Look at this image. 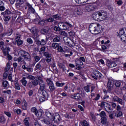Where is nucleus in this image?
<instances>
[{
  "label": "nucleus",
  "mask_w": 126,
  "mask_h": 126,
  "mask_svg": "<svg viewBox=\"0 0 126 126\" xmlns=\"http://www.w3.org/2000/svg\"><path fill=\"white\" fill-rule=\"evenodd\" d=\"M100 28H101V26H100V24L97 23H93L90 25L89 30L92 34H96L100 33Z\"/></svg>",
  "instance_id": "1"
},
{
  "label": "nucleus",
  "mask_w": 126,
  "mask_h": 126,
  "mask_svg": "<svg viewBox=\"0 0 126 126\" xmlns=\"http://www.w3.org/2000/svg\"><path fill=\"white\" fill-rule=\"evenodd\" d=\"M11 14H12V12H11V11L9 9H7L5 11L1 13V15H3L4 17L3 19L5 21V24L6 25L8 24V21L10 20Z\"/></svg>",
  "instance_id": "2"
},
{
  "label": "nucleus",
  "mask_w": 126,
  "mask_h": 126,
  "mask_svg": "<svg viewBox=\"0 0 126 126\" xmlns=\"http://www.w3.org/2000/svg\"><path fill=\"white\" fill-rule=\"evenodd\" d=\"M19 56L23 57L24 60L27 62H30L31 61V55L28 52L24 50H20L18 53Z\"/></svg>",
  "instance_id": "3"
},
{
  "label": "nucleus",
  "mask_w": 126,
  "mask_h": 126,
  "mask_svg": "<svg viewBox=\"0 0 126 126\" xmlns=\"http://www.w3.org/2000/svg\"><path fill=\"white\" fill-rule=\"evenodd\" d=\"M118 36H119L121 41L126 43V28H123L119 31Z\"/></svg>",
  "instance_id": "4"
},
{
  "label": "nucleus",
  "mask_w": 126,
  "mask_h": 126,
  "mask_svg": "<svg viewBox=\"0 0 126 126\" xmlns=\"http://www.w3.org/2000/svg\"><path fill=\"white\" fill-rule=\"evenodd\" d=\"M39 88L38 90V93H40V94H41V93H48V92L46 91V87L47 86V85L46 84V83H45V82H44V81H41L39 82Z\"/></svg>",
  "instance_id": "5"
},
{
  "label": "nucleus",
  "mask_w": 126,
  "mask_h": 126,
  "mask_svg": "<svg viewBox=\"0 0 126 126\" xmlns=\"http://www.w3.org/2000/svg\"><path fill=\"white\" fill-rule=\"evenodd\" d=\"M114 84H115V81L111 79H108V82L107 84V92L111 93L114 91Z\"/></svg>",
  "instance_id": "6"
},
{
  "label": "nucleus",
  "mask_w": 126,
  "mask_h": 126,
  "mask_svg": "<svg viewBox=\"0 0 126 126\" xmlns=\"http://www.w3.org/2000/svg\"><path fill=\"white\" fill-rule=\"evenodd\" d=\"M58 26H62V30H67L68 28L72 27V25L68 23V22L59 23Z\"/></svg>",
  "instance_id": "7"
},
{
  "label": "nucleus",
  "mask_w": 126,
  "mask_h": 126,
  "mask_svg": "<svg viewBox=\"0 0 126 126\" xmlns=\"http://www.w3.org/2000/svg\"><path fill=\"white\" fill-rule=\"evenodd\" d=\"M46 82H47V84L49 86V88L51 92H54V91L56 90V87H55V85L54 84L53 81H52L51 79L47 78L46 79Z\"/></svg>",
  "instance_id": "8"
},
{
  "label": "nucleus",
  "mask_w": 126,
  "mask_h": 126,
  "mask_svg": "<svg viewBox=\"0 0 126 126\" xmlns=\"http://www.w3.org/2000/svg\"><path fill=\"white\" fill-rule=\"evenodd\" d=\"M99 21H103V20H105V19H106L108 15L107 14V12L102 10L99 11Z\"/></svg>",
  "instance_id": "9"
},
{
  "label": "nucleus",
  "mask_w": 126,
  "mask_h": 126,
  "mask_svg": "<svg viewBox=\"0 0 126 126\" xmlns=\"http://www.w3.org/2000/svg\"><path fill=\"white\" fill-rule=\"evenodd\" d=\"M21 38V35L17 34L16 35V38H15V41L17 46H22L23 45V40L20 39Z\"/></svg>",
  "instance_id": "10"
},
{
  "label": "nucleus",
  "mask_w": 126,
  "mask_h": 126,
  "mask_svg": "<svg viewBox=\"0 0 126 126\" xmlns=\"http://www.w3.org/2000/svg\"><path fill=\"white\" fill-rule=\"evenodd\" d=\"M63 41H64V43L67 45V46H68V47H73V44L71 43V42H72L73 41L68 37H64L63 38Z\"/></svg>",
  "instance_id": "11"
},
{
  "label": "nucleus",
  "mask_w": 126,
  "mask_h": 126,
  "mask_svg": "<svg viewBox=\"0 0 126 126\" xmlns=\"http://www.w3.org/2000/svg\"><path fill=\"white\" fill-rule=\"evenodd\" d=\"M42 96L39 97V100L40 102H44L48 100V98H49V94L48 93H42Z\"/></svg>",
  "instance_id": "12"
},
{
  "label": "nucleus",
  "mask_w": 126,
  "mask_h": 126,
  "mask_svg": "<svg viewBox=\"0 0 126 126\" xmlns=\"http://www.w3.org/2000/svg\"><path fill=\"white\" fill-rule=\"evenodd\" d=\"M95 9V7L93 5L86 4L85 7V10L86 12H90L93 11Z\"/></svg>",
  "instance_id": "13"
},
{
  "label": "nucleus",
  "mask_w": 126,
  "mask_h": 126,
  "mask_svg": "<svg viewBox=\"0 0 126 126\" xmlns=\"http://www.w3.org/2000/svg\"><path fill=\"white\" fill-rule=\"evenodd\" d=\"M45 57H46V61L47 63H50L52 61V56L53 55L52 54L49 53L48 52H44V54Z\"/></svg>",
  "instance_id": "14"
},
{
  "label": "nucleus",
  "mask_w": 126,
  "mask_h": 126,
  "mask_svg": "<svg viewBox=\"0 0 126 126\" xmlns=\"http://www.w3.org/2000/svg\"><path fill=\"white\" fill-rule=\"evenodd\" d=\"M71 98L74 99V100H75L76 101H80V100H81V96H80V94H79V93H76L71 95Z\"/></svg>",
  "instance_id": "15"
},
{
  "label": "nucleus",
  "mask_w": 126,
  "mask_h": 126,
  "mask_svg": "<svg viewBox=\"0 0 126 126\" xmlns=\"http://www.w3.org/2000/svg\"><path fill=\"white\" fill-rule=\"evenodd\" d=\"M17 3H16L15 5L17 8H20V7H22V4L23 3H26L25 0H16Z\"/></svg>",
  "instance_id": "16"
},
{
  "label": "nucleus",
  "mask_w": 126,
  "mask_h": 126,
  "mask_svg": "<svg viewBox=\"0 0 126 126\" xmlns=\"http://www.w3.org/2000/svg\"><path fill=\"white\" fill-rule=\"evenodd\" d=\"M43 63H44V62L43 61H41L38 63H37V64L35 65V70H37L38 69L39 70H41L44 65H43Z\"/></svg>",
  "instance_id": "17"
},
{
  "label": "nucleus",
  "mask_w": 126,
  "mask_h": 126,
  "mask_svg": "<svg viewBox=\"0 0 126 126\" xmlns=\"http://www.w3.org/2000/svg\"><path fill=\"white\" fill-rule=\"evenodd\" d=\"M94 75H95L97 78H99L100 79L104 78V75H103V74L98 70H94Z\"/></svg>",
  "instance_id": "18"
},
{
  "label": "nucleus",
  "mask_w": 126,
  "mask_h": 126,
  "mask_svg": "<svg viewBox=\"0 0 126 126\" xmlns=\"http://www.w3.org/2000/svg\"><path fill=\"white\" fill-rule=\"evenodd\" d=\"M25 4H26L27 6L28 7V10L29 11H31L32 13H35V9L33 8V7H32V5L30 4V3L26 2Z\"/></svg>",
  "instance_id": "19"
},
{
  "label": "nucleus",
  "mask_w": 126,
  "mask_h": 126,
  "mask_svg": "<svg viewBox=\"0 0 126 126\" xmlns=\"http://www.w3.org/2000/svg\"><path fill=\"white\" fill-rule=\"evenodd\" d=\"M46 22H50V23H52L53 25H55L56 24H58V21L57 20H55L54 18L52 17H50L48 19H46Z\"/></svg>",
  "instance_id": "20"
},
{
  "label": "nucleus",
  "mask_w": 126,
  "mask_h": 126,
  "mask_svg": "<svg viewBox=\"0 0 126 126\" xmlns=\"http://www.w3.org/2000/svg\"><path fill=\"white\" fill-rule=\"evenodd\" d=\"M61 118V116H60V114H57L56 115V116H53L52 119L54 121V122H55V123H56V124H59L60 123V118Z\"/></svg>",
  "instance_id": "21"
},
{
  "label": "nucleus",
  "mask_w": 126,
  "mask_h": 126,
  "mask_svg": "<svg viewBox=\"0 0 126 126\" xmlns=\"http://www.w3.org/2000/svg\"><path fill=\"white\" fill-rule=\"evenodd\" d=\"M50 32L49 28H43L40 30V33L43 35H48Z\"/></svg>",
  "instance_id": "22"
},
{
  "label": "nucleus",
  "mask_w": 126,
  "mask_h": 126,
  "mask_svg": "<svg viewBox=\"0 0 126 126\" xmlns=\"http://www.w3.org/2000/svg\"><path fill=\"white\" fill-rule=\"evenodd\" d=\"M13 83H14V85L15 86V89H16L17 90H20V89H21L20 88V85H19L18 80H17V79H15Z\"/></svg>",
  "instance_id": "23"
},
{
  "label": "nucleus",
  "mask_w": 126,
  "mask_h": 126,
  "mask_svg": "<svg viewBox=\"0 0 126 126\" xmlns=\"http://www.w3.org/2000/svg\"><path fill=\"white\" fill-rule=\"evenodd\" d=\"M107 65L110 68L111 67H115V66H117V63L112 61H107Z\"/></svg>",
  "instance_id": "24"
},
{
  "label": "nucleus",
  "mask_w": 126,
  "mask_h": 126,
  "mask_svg": "<svg viewBox=\"0 0 126 126\" xmlns=\"http://www.w3.org/2000/svg\"><path fill=\"white\" fill-rule=\"evenodd\" d=\"M83 13V10L80 7H78L75 11L74 14L76 15H81Z\"/></svg>",
  "instance_id": "25"
},
{
  "label": "nucleus",
  "mask_w": 126,
  "mask_h": 126,
  "mask_svg": "<svg viewBox=\"0 0 126 126\" xmlns=\"http://www.w3.org/2000/svg\"><path fill=\"white\" fill-rule=\"evenodd\" d=\"M110 106H111V105H110V104H109L106 102L102 101L100 103L101 108H104V109H106V108H108Z\"/></svg>",
  "instance_id": "26"
},
{
  "label": "nucleus",
  "mask_w": 126,
  "mask_h": 126,
  "mask_svg": "<svg viewBox=\"0 0 126 126\" xmlns=\"http://www.w3.org/2000/svg\"><path fill=\"white\" fill-rule=\"evenodd\" d=\"M99 12H95L93 14V18L94 19V20H99Z\"/></svg>",
  "instance_id": "27"
},
{
  "label": "nucleus",
  "mask_w": 126,
  "mask_h": 126,
  "mask_svg": "<svg viewBox=\"0 0 126 126\" xmlns=\"http://www.w3.org/2000/svg\"><path fill=\"white\" fill-rule=\"evenodd\" d=\"M35 115L37 117V118H41L43 115V110L42 109L37 110Z\"/></svg>",
  "instance_id": "28"
},
{
  "label": "nucleus",
  "mask_w": 126,
  "mask_h": 126,
  "mask_svg": "<svg viewBox=\"0 0 126 126\" xmlns=\"http://www.w3.org/2000/svg\"><path fill=\"white\" fill-rule=\"evenodd\" d=\"M53 42H58L61 41V36L60 35H55L53 37Z\"/></svg>",
  "instance_id": "29"
},
{
  "label": "nucleus",
  "mask_w": 126,
  "mask_h": 126,
  "mask_svg": "<svg viewBox=\"0 0 126 126\" xmlns=\"http://www.w3.org/2000/svg\"><path fill=\"white\" fill-rule=\"evenodd\" d=\"M75 62L76 66H77V65H83V62H81L79 58L76 59Z\"/></svg>",
  "instance_id": "30"
},
{
  "label": "nucleus",
  "mask_w": 126,
  "mask_h": 126,
  "mask_svg": "<svg viewBox=\"0 0 126 126\" xmlns=\"http://www.w3.org/2000/svg\"><path fill=\"white\" fill-rule=\"evenodd\" d=\"M23 60L21 57H19L17 59V61H18V63H20V64L21 65L22 64H26V63H25V61H24V60Z\"/></svg>",
  "instance_id": "31"
},
{
  "label": "nucleus",
  "mask_w": 126,
  "mask_h": 126,
  "mask_svg": "<svg viewBox=\"0 0 126 126\" xmlns=\"http://www.w3.org/2000/svg\"><path fill=\"white\" fill-rule=\"evenodd\" d=\"M20 82L23 86H26V85H27V81L26 80V78L25 77H23V78L20 80Z\"/></svg>",
  "instance_id": "32"
},
{
  "label": "nucleus",
  "mask_w": 126,
  "mask_h": 126,
  "mask_svg": "<svg viewBox=\"0 0 126 126\" xmlns=\"http://www.w3.org/2000/svg\"><path fill=\"white\" fill-rule=\"evenodd\" d=\"M2 86L4 88H7L9 86V84L7 81H3L2 82Z\"/></svg>",
  "instance_id": "33"
},
{
  "label": "nucleus",
  "mask_w": 126,
  "mask_h": 126,
  "mask_svg": "<svg viewBox=\"0 0 126 126\" xmlns=\"http://www.w3.org/2000/svg\"><path fill=\"white\" fill-rule=\"evenodd\" d=\"M46 22H47L46 19L40 20L38 22V24L39 25H40V26H44V25H46Z\"/></svg>",
  "instance_id": "34"
},
{
  "label": "nucleus",
  "mask_w": 126,
  "mask_h": 126,
  "mask_svg": "<svg viewBox=\"0 0 126 126\" xmlns=\"http://www.w3.org/2000/svg\"><path fill=\"white\" fill-rule=\"evenodd\" d=\"M5 32L7 33V36H10L13 33V30L12 28H8Z\"/></svg>",
  "instance_id": "35"
},
{
  "label": "nucleus",
  "mask_w": 126,
  "mask_h": 126,
  "mask_svg": "<svg viewBox=\"0 0 126 126\" xmlns=\"http://www.w3.org/2000/svg\"><path fill=\"white\" fill-rule=\"evenodd\" d=\"M6 121V119H5L4 116L2 115L0 117V122L1 124H5Z\"/></svg>",
  "instance_id": "36"
},
{
  "label": "nucleus",
  "mask_w": 126,
  "mask_h": 126,
  "mask_svg": "<svg viewBox=\"0 0 126 126\" xmlns=\"http://www.w3.org/2000/svg\"><path fill=\"white\" fill-rule=\"evenodd\" d=\"M32 83L33 85V86L36 87L37 85L39 84V80L37 79L32 80Z\"/></svg>",
  "instance_id": "37"
},
{
  "label": "nucleus",
  "mask_w": 126,
  "mask_h": 126,
  "mask_svg": "<svg viewBox=\"0 0 126 126\" xmlns=\"http://www.w3.org/2000/svg\"><path fill=\"white\" fill-rule=\"evenodd\" d=\"M3 45H4V42H0V49L2 51L3 53H4L5 54V50L3 48Z\"/></svg>",
  "instance_id": "38"
},
{
  "label": "nucleus",
  "mask_w": 126,
  "mask_h": 126,
  "mask_svg": "<svg viewBox=\"0 0 126 126\" xmlns=\"http://www.w3.org/2000/svg\"><path fill=\"white\" fill-rule=\"evenodd\" d=\"M40 42L41 43V46H45L46 44H47V38L44 37L42 38Z\"/></svg>",
  "instance_id": "39"
},
{
  "label": "nucleus",
  "mask_w": 126,
  "mask_h": 126,
  "mask_svg": "<svg viewBox=\"0 0 126 126\" xmlns=\"http://www.w3.org/2000/svg\"><path fill=\"white\" fill-rule=\"evenodd\" d=\"M25 77L26 79L27 78L30 80H34L35 79V77L34 76H32V75H27Z\"/></svg>",
  "instance_id": "40"
},
{
  "label": "nucleus",
  "mask_w": 126,
  "mask_h": 126,
  "mask_svg": "<svg viewBox=\"0 0 126 126\" xmlns=\"http://www.w3.org/2000/svg\"><path fill=\"white\" fill-rule=\"evenodd\" d=\"M84 89L86 92L89 93L90 92V85H88L87 86L84 87Z\"/></svg>",
  "instance_id": "41"
},
{
  "label": "nucleus",
  "mask_w": 126,
  "mask_h": 126,
  "mask_svg": "<svg viewBox=\"0 0 126 126\" xmlns=\"http://www.w3.org/2000/svg\"><path fill=\"white\" fill-rule=\"evenodd\" d=\"M46 115L47 117H48L49 119H52L53 118V114L52 113L50 112L49 111H47L46 112Z\"/></svg>",
  "instance_id": "42"
},
{
  "label": "nucleus",
  "mask_w": 126,
  "mask_h": 126,
  "mask_svg": "<svg viewBox=\"0 0 126 126\" xmlns=\"http://www.w3.org/2000/svg\"><path fill=\"white\" fill-rule=\"evenodd\" d=\"M52 17L54 18V19H56V20H60L61 18V16L59 14H56L52 16Z\"/></svg>",
  "instance_id": "43"
},
{
  "label": "nucleus",
  "mask_w": 126,
  "mask_h": 126,
  "mask_svg": "<svg viewBox=\"0 0 126 126\" xmlns=\"http://www.w3.org/2000/svg\"><path fill=\"white\" fill-rule=\"evenodd\" d=\"M2 93L3 94H7L8 95H11V90H7L6 91H2Z\"/></svg>",
  "instance_id": "44"
},
{
  "label": "nucleus",
  "mask_w": 126,
  "mask_h": 126,
  "mask_svg": "<svg viewBox=\"0 0 126 126\" xmlns=\"http://www.w3.org/2000/svg\"><path fill=\"white\" fill-rule=\"evenodd\" d=\"M89 0H75V1L77 3H84V2H87Z\"/></svg>",
  "instance_id": "45"
},
{
  "label": "nucleus",
  "mask_w": 126,
  "mask_h": 126,
  "mask_svg": "<svg viewBox=\"0 0 126 126\" xmlns=\"http://www.w3.org/2000/svg\"><path fill=\"white\" fill-rule=\"evenodd\" d=\"M64 83H60L59 82H56V86L57 87H63V85H64Z\"/></svg>",
  "instance_id": "46"
},
{
  "label": "nucleus",
  "mask_w": 126,
  "mask_h": 126,
  "mask_svg": "<svg viewBox=\"0 0 126 126\" xmlns=\"http://www.w3.org/2000/svg\"><path fill=\"white\" fill-rule=\"evenodd\" d=\"M101 123L102 124V125H106V124H107V118H101Z\"/></svg>",
  "instance_id": "47"
},
{
  "label": "nucleus",
  "mask_w": 126,
  "mask_h": 126,
  "mask_svg": "<svg viewBox=\"0 0 126 126\" xmlns=\"http://www.w3.org/2000/svg\"><path fill=\"white\" fill-rule=\"evenodd\" d=\"M114 84L116 87H121V81H114Z\"/></svg>",
  "instance_id": "48"
},
{
  "label": "nucleus",
  "mask_w": 126,
  "mask_h": 126,
  "mask_svg": "<svg viewBox=\"0 0 126 126\" xmlns=\"http://www.w3.org/2000/svg\"><path fill=\"white\" fill-rule=\"evenodd\" d=\"M24 123L26 126H30V123H29V120L27 118H26L24 120Z\"/></svg>",
  "instance_id": "49"
},
{
  "label": "nucleus",
  "mask_w": 126,
  "mask_h": 126,
  "mask_svg": "<svg viewBox=\"0 0 126 126\" xmlns=\"http://www.w3.org/2000/svg\"><path fill=\"white\" fill-rule=\"evenodd\" d=\"M5 50V53L3 52V54H4V56H6V55L8 54V52L9 51H10V48L9 47H6V48L4 49Z\"/></svg>",
  "instance_id": "50"
},
{
  "label": "nucleus",
  "mask_w": 126,
  "mask_h": 126,
  "mask_svg": "<svg viewBox=\"0 0 126 126\" xmlns=\"http://www.w3.org/2000/svg\"><path fill=\"white\" fill-rule=\"evenodd\" d=\"M31 32L32 33V34H36L37 32V29L35 27H33L32 29H30Z\"/></svg>",
  "instance_id": "51"
},
{
  "label": "nucleus",
  "mask_w": 126,
  "mask_h": 126,
  "mask_svg": "<svg viewBox=\"0 0 126 126\" xmlns=\"http://www.w3.org/2000/svg\"><path fill=\"white\" fill-rule=\"evenodd\" d=\"M81 125L82 126H89V123L86 120H84L81 122Z\"/></svg>",
  "instance_id": "52"
},
{
  "label": "nucleus",
  "mask_w": 126,
  "mask_h": 126,
  "mask_svg": "<svg viewBox=\"0 0 126 126\" xmlns=\"http://www.w3.org/2000/svg\"><path fill=\"white\" fill-rule=\"evenodd\" d=\"M27 87L28 88H34L35 87L33 86L32 83L31 81L27 84Z\"/></svg>",
  "instance_id": "53"
},
{
  "label": "nucleus",
  "mask_w": 126,
  "mask_h": 126,
  "mask_svg": "<svg viewBox=\"0 0 126 126\" xmlns=\"http://www.w3.org/2000/svg\"><path fill=\"white\" fill-rule=\"evenodd\" d=\"M59 46H60V44L58 43H53L52 44V47L53 49H57V48H58Z\"/></svg>",
  "instance_id": "54"
},
{
  "label": "nucleus",
  "mask_w": 126,
  "mask_h": 126,
  "mask_svg": "<svg viewBox=\"0 0 126 126\" xmlns=\"http://www.w3.org/2000/svg\"><path fill=\"white\" fill-rule=\"evenodd\" d=\"M28 94L29 97H32V96H33V94H34V90H30L28 92Z\"/></svg>",
  "instance_id": "55"
},
{
  "label": "nucleus",
  "mask_w": 126,
  "mask_h": 126,
  "mask_svg": "<svg viewBox=\"0 0 126 126\" xmlns=\"http://www.w3.org/2000/svg\"><path fill=\"white\" fill-rule=\"evenodd\" d=\"M57 51H58V52H59L60 53L64 52L63 47L60 45H59V47L57 48Z\"/></svg>",
  "instance_id": "56"
},
{
  "label": "nucleus",
  "mask_w": 126,
  "mask_h": 126,
  "mask_svg": "<svg viewBox=\"0 0 126 126\" xmlns=\"http://www.w3.org/2000/svg\"><path fill=\"white\" fill-rule=\"evenodd\" d=\"M8 79L9 80V81H11V82H14V80H12V74H9L8 76Z\"/></svg>",
  "instance_id": "57"
},
{
  "label": "nucleus",
  "mask_w": 126,
  "mask_h": 126,
  "mask_svg": "<svg viewBox=\"0 0 126 126\" xmlns=\"http://www.w3.org/2000/svg\"><path fill=\"white\" fill-rule=\"evenodd\" d=\"M4 114L8 117V118H11V113L8 111H4Z\"/></svg>",
  "instance_id": "58"
},
{
  "label": "nucleus",
  "mask_w": 126,
  "mask_h": 126,
  "mask_svg": "<svg viewBox=\"0 0 126 126\" xmlns=\"http://www.w3.org/2000/svg\"><path fill=\"white\" fill-rule=\"evenodd\" d=\"M101 118H106V113L104 111H101L99 114Z\"/></svg>",
  "instance_id": "59"
},
{
  "label": "nucleus",
  "mask_w": 126,
  "mask_h": 126,
  "mask_svg": "<svg viewBox=\"0 0 126 126\" xmlns=\"http://www.w3.org/2000/svg\"><path fill=\"white\" fill-rule=\"evenodd\" d=\"M44 124H45L46 125H51V122L49 121V120L44 119L41 120Z\"/></svg>",
  "instance_id": "60"
},
{
  "label": "nucleus",
  "mask_w": 126,
  "mask_h": 126,
  "mask_svg": "<svg viewBox=\"0 0 126 126\" xmlns=\"http://www.w3.org/2000/svg\"><path fill=\"white\" fill-rule=\"evenodd\" d=\"M27 42L28 44H33V40L31 38H28L27 39Z\"/></svg>",
  "instance_id": "61"
},
{
  "label": "nucleus",
  "mask_w": 126,
  "mask_h": 126,
  "mask_svg": "<svg viewBox=\"0 0 126 126\" xmlns=\"http://www.w3.org/2000/svg\"><path fill=\"white\" fill-rule=\"evenodd\" d=\"M38 111V110H37L36 109V107H32L31 109V112H32V113H34V115L36 114V113H37V111Z\"/></svg>",
  "instance_id": "62"
},
{
  "label": "nucleus",
  "mask_w": 126,
  "mask_h": 126,
  "mask_svg": "<svg viewBox=\"0 0 126 126\" xmlns=\"http://www.w3.org/2000/svg\"><path fill=\"white\" fill-rule=\"evenodd\" d=\"M105 110L106 112H107V113H108V114H111V113H112V111H111V106L106 108Z\"/></svg>",
  "instance_id": "63"
},
{
  "label": "nucleus",
  "mask_w": 126,
  "mask_h": 126,
  "mask_svg": "<svg viewBox=\"0 0 126 126\" xmlns=\"http://www.w3.org/2000/svg\"><path fill=\"white\" fill-rule=\"evenodd\" d=\"M54 30H55V31H61L62 29L60 28V26H59V27L55 26L54 28Z\"/></svg>",
  "instance_id": "64"
}]
</instances>
